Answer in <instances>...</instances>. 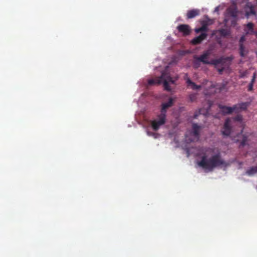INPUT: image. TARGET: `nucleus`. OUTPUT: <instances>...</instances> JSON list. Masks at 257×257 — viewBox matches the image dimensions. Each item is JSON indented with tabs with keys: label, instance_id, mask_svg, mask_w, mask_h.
<instances>
[{
	"label": "nucleus",
	"instance_id": "1",
	"mask_svg": "<svg viewBox=\"0 0 257 257\" xmlns=\"http://www.w3.org/2000/svg\"><path fill=\"white\" fill-rule=\"evenodd\" d=\"M203 151H204L203 155L200 161L198 163V165L205 171L212 172L216 168L227 166V163L222 159L219 153L212 155L210 158H207L206 153L209 151H212V149L205 148Z\"/></svg>",
	"mask_w": 257,
	"mask_h": 257
},
{
	"label": "nucleus",
	"instance_id": "2",
	"mask_svg": "<svg viewBox=\"0 0 257 257\" xmlns=\"http://www.w3.org/2000/svg\"><path fill=\"white\" fill-rule=\"evenodd\" d=\"M175 80L167 73L165 72L162 73L161 76L156 78L155 79H151L148 80V84L150 85L154 84H163L164 89L170 91L171 89L169 85V83H174Z\"/></svg>",
	"mask_w": 257,
	"mask_h": 257
},
{
	"label": "nucleus",
	"instance_id": "3",
	"mask_svg": "<svg viewBox=\"0 0 257 257\" xmlns=\"http://www.w3.org/2000/svg\"><path fill=\"white\" fill-rule=\"evenodd\" d=\"M233 59V57L231 56L229 57H221L218 59H212V65H214L215 68L218 64H221V66L228 68L230 66L231 61Z\"/></svg>",
	"mask_w": 257,
	"mask_h": 257
},
{
	"label": "nucleus",
	"instance_id": "4",
	"mask_svg": "<svg viewBox=\"0 0 257 257\" xmlns=\"http://www.w3.org/2000/svg\"><path fill=\"white\" fill-rule=\"evenodd\" d=\"M158 120H154L151 122L152 127L155 131L158 130L160 126L164 124L166 122V116L160 114L158 115Z\"/></svg>",
	"mask_w": 257,
	"mask_h": 257
},
{
	"label": "nucleus",
	"instance_id": "5",
	"mask_svg": "<svg viewBox=\"0 0 257 257\" xmlns=\"http://www.w3.org/2000/svg\"><path fill=\"white\" fill-rule=\"evenodd\" d=\"M210 54L209 51H206L204 52L202 55L199 56H194V59H197L201 62H202L204 64H210L212 65V60L208 61V58Z\"/></svg>",
	"mask_w": 257,
	"mask_h": 257
},
{
	"label": "nucleus",
	"instance_id": "6",
	"mask_svg": "<svg viewBox=\"0 0 257 257\" xmlns=\"http://www.w3.org/2000/svg\"><path fill=\"white\" fill-rule=\"evenodd\" d=\"M235 106L233 105L232 107H229L220 104L218 105V108L220 109L221 113L223 115L231 114L234 111H235Z\"/></svg>",
	"mask_w": 257,
	"mask_h": 257
},
{
	"label": "nucleus",
	"instance_id": "7",
	"mask_svg": "<svg viewBox=\"0 0 257 257\" xmlns=\"http://www.w3.org/2000/svg\"><path fill=\"white\" fill-rule=\"evenodd\" d=\"M242 131H241L240 133L237 135V137L238 138L234 139L236 142H240V145L239 146V148L243 147L244 146L247 145L248 136L245 135H242Z\"/></svg>",
	"mask_w": 257,
	"mask_h": 257
},
{
	"label": "nucleus",
	"instance_id": "8",
	"mask_svg": "<svg viewBox=\"0 0 257 257\" xmlns=\"http://www.w3.org/2000/svg\"><path fill=\"white\" fill-rule=\"evenodd\" d=\"M177 29L184 36L189 35L191 33L190 28L188 25L181 24L177 27Z\"/></svg>",
	"mask_w": 257,
	"mask_h": 257
},
{
	"label": "nucleus",
	"instance_id": "9",
	"mask_svg": "<svg viewBox=\"0 0 257 257\" xmlns=\"http://www.w3.org/2000/svg\"><path fill=\"white\" fill-rule=\"evenodd\" d=\"M174 100L170 97L167 102L163 103L162 104V108L161 110V113L163 115L166 116L167 109L171 107L174 103Z\"/></svg>",
	"mask_w": 257,
	"mask_h": 257
},
{
	"label": "nucleus",
	"instance_id": "10",
	"mask_svg": "<svg viewBox=\"0 0 257 257\" xmlns=\"http://www.w3.org/2000/svg\"><path fill=\"white\" fill-rule=\"evenodd\" d=\"M231 133L230 119L227 118L225 120L222 128V133L224 136H228Z\"/></svg>",
	"mask_w": 257,
	"mask_h": 257
},
{
	"label": "nucleus",
	"instance_id": "11",
	"mask_svg": "<svg viewBox=\"0 0 257 257\" xmlns=\"http://www.w3.org/2000/svg\"><path fill=\"white\" fill-rule=\"evenodd\" d=\"M207 37L206 33H202L201 34L195 37L191 41V43L193 45H198L200 44L204 40H205Z\"/></svg>",
	"mask_w": 257,
	"mask_h": 257
},
{
	"label": "nucleus",
	"instance_id": "12",
	"mask_svg": "<svg viewBox=\"0 0 257 257\" xmlns=\"http://www.w3.org/2000/svg\"><path fill=\"white\" fill-rule=\"evenodd\" d=\"M248 105H249V103H248V102H241V103L234 105V106H236L235 112L236 113H238L241 110H246L247 109Z\"/></svg>",
	"mask_w": 257,
	"mask_h": 257
},
{
	"label": "nucleus",
	"instance_id": "13",
	"mask_svg": "<svg viewBox=\"0 0 257 257\" xmlns=\"http://www.w3.org/2000/svg\"><path fill=\"white\" fill-rule=\"evenodd\" d=\"M192 132L191 133L192 135L196 138L197 140L199 139V131L200 129V127L197 125L196 123L192 124Z\"/></svg>",
	"mask_w": 257,
	"mask_h": 257
},
{
	"label": "nucleus",
	"instance_id": "14",
	"mask_svg": "<svg viewBox=\"0 0 257 257\" xmlns=\"http://www.w3.org/2000/svg\"><path fill=\"white\" fill-rule=\"evenodd\" d=\"M200 14V10L198 9H192L187 12L186 14L187 19H192L198 16Z\"/></svg>",
	"mask_w": 257,
	"mask_h": 257
},
{
	"label": "nucleus",
	"instance_id": "15",
	"mask_svg": "<svg viewBox=\"0 0 257 257\" xmlns=\"http://www.w3.org/2000/svg\"><path fill=\"white\" fill-rule=\"evenodd\" d=\"M245 26L246 27L244 28V31L245 32L246 34H253L254 33L253 31L254 25L252 23H248Z\"/></svg>",
	"mask_w": 257,
	"mask_h": 257
},
{
	"label": "nucleus",
	"instance_id": "16",
	"mask_svg": "<svg viewBox=\"0 0 257 257\" xmlns=\"http://www.w3.org/2000/svg\"><path fill=\"white\" fill-rule=\"evenodd\" d=\"M227 13L228 16L236 19L237 16V10L236 8H229L227 10Z\"/></svg>",
	"mask_w": 257,
	"mask_h": 257
},
{
	"label": "nucleus",
	"instance_id": "17",
	"mask_svg": "<svg viewBox=\"0 0 257 257\" xmlns=\"http://www.w3.org/2000/svg\"><path fill=\"white\" fill-rule=\"evenodd\" d=\"M207 31H208V24L204 22H203L201 27L198 28H196L195 29V32L196 33H199L200 32H201V33H206Z\"/></svg>",
	"mask_w": 257,
	"mask_h": 257
},
{
	"label": "nucleus",
	"instance_id": "18",
	"mask_svg": "<svg viewBox=\"0 0 257 257\" xmlns=\"http://www.w3.org/2000/svg\"><path fill=\"white\" fill-rule=\"evenodd\" d=\"M187 84L188 86H191V88L193 90L199 89L201 88L200 85H196L194 82H192L190 78H187Z\"/></svg>",
	"mask_w": 257,
	"mask_h": 257
},
{
	"label": "nucleus",
	"instance_id": "19",
	"mask_svg": "<svg viewBox=\"0 0 257 257\" xmlns=\"http://www.w3.org/2000/svg\"><path fill=\"white\" fill-rule=\"evenodd\" d=\"M255 14L254 7L253 6L248 7L247 8H245V16L248 17L251 15Z\"/></svg>",
	"mask_w": 257,
	"mask_h": 257
},
{
	"label": "nucleus",
	"instance_id": "20",
	"mask_svg": "<svg viewBox=\"0 0 257 257\" xmlns=\"http://www.w3.org/2000/svg\"><path fill=\"white\" fill-rule=\"evenodd\" d=\"M217 32L222 37H226L229 36L230 34V30L227 29H220L217 30Z\"/></svg>",
	"mask_w": 257,
	"mask_h": 257
},
{
	"label": "nucleus",
	"instance_id": "21",
	"mask_svg": "<svg viewBox=\"0 0 257 257\" xmlns=\"http://www.w3.org/2000/svg\"><path fill=\"white\" fill-rule=\"evenodd\" d=\"M239 54L240 56L242 57H244L247 53V51L245 50L244 44L239 45Z\"/></svg>",
	"mask_w": 257,
	"mask_h": 257
},
{
	"label": "nucleus",
	"instance_id": "22",
	"mask_svg": "<svg viewBox=\"0 0 257 257\" xmlns=\"http://www.w3.org/2000/svg\"><path fill=\"white\" fill-rule=\"evenodd\" d=\"M246 174L249 176L252 175L257 173V165L252 167L246 172Z\"/></svg>",
	"mask_w": 257,
	"mask_h": 257
},
{
	"label": "nucleus",
	"instance_id": "23",
	"mask_svg": "<svg viewBox=\"0 0 257 257\" xmlns=\"http://www.w3.org/2000/svg\"><path fill=\"white\" fill-rule=\"evenodd\" d=\"M200 62H201L197 60V59H194L193 62V67L195 69L199 68L200 66Z\"/></svg>",
	"mask_w": 257,
	"mask_h": 257
},
{
	"label": "nucleus",
	"instance_id": "24",
	"mask_svg": "<svg viewBox=\"0 0 257 257\" xmlns=\"http://www.w3.org/2000/svg\"><path fill=\"white\" fill-rule=\"evenodd\" d=\"M189 98L191 102L194 101L197 98V95L196 93H192L189 95Z\"/></svg>",
	"mask_w": 257,
	"mask_h": 257
},
{
	"label": "nucleus",
	"instance_id": "25",
	"mask_svg": "<svg viewBox=\"0 0 257 257\" xmlns=\"http://www.w3.org/2000/svg\"><path fill=\"white\" fill-rule=\"evenodd\" d=\"M233 119L236 121H241L242 120V117L241 115L238 114L234 117Z\"/></svg>",
	"mask_w": 257,
	"mask_h": 257
},
{
	"label": "nucleus",
	"instance_id": "26",
	"mask_svg": "<svg viewBox=\"0 0 257 257\" xmlns=\"http://www.w3.org/2000/svg\"><path fill=\"white\" fill-rule=\"evenodd\" d=\"M245 41V38L244 36H242L239 41V45L243 44L244 42Z\"/></svg>",
	"mask_w": 257,
	"mask_h": 257
},
{
	"label": "nucleus",
	"instance_id": "27",
	"mask_svg": "<svg viewBox=\"0 0 257 257\" xmlns=\"http://www.w3.org/2000/svg\"><path fill=\"white\" fill-rule=\"evenodd\" d=\"M225 69V67L221 66V68H217V71L220 74H221Z\"/></svg>",
	"mask_w": 257,
	"mask_h": 257
},
{
	"label": "nucleus",
	"instance_id": "28",
	"mask_svg": "<svg viewBox=\"0 0 257 257\" xmlns=\"http://www.w3.org/2000/svg\"><path fill=\"white\" fill-rule=\"evenodd\" d=\"M255 77H256V74L254 73L253 74V76L252 77V79H251V80L250 83H252L253 84H254V82L255 79Z\"/></svg>",
	"mask_w": 257,
	"mask_h": 257
},
{
	"label": "nucleus",
	"instance_id": "29",
	"mask_svg": "<svg viewBox=\"0 0 257 257\" xmlns=\"http://www.w3.org/2000/svg\"><path fill=\"white\" fill-rule=\"evenodd\" d=\"M253 84L249 83V84L248 85V91H251L252 90V89H253Z\"/></svg>",
	"mask_w": 257,
	"mask_h": 257
},
{
	"label": "nucleus",
	"instance_id": "30",
	"mask_svg": "<svg viewBox=\"0 0 257 257\" xmlns=\"http://www.w3.org/2000/svg\"><path fill=\"white\" fill-rule=\"evenodd\" d=\"M147 134L148 136H155V134L154 133H152V132H147Z\"/></svg>",
	"mask_w": 257,
	"mask_h": 257
},
{
	"label": "nucleus",
	"instance_id": "31",
	"mask_svg": "<svg viewBox=\"0 0 257 257\" xmlns=\"http://www.w3.org/2000/svg\"><path fill=\"white\" fill-rule=\"evenodd\" d=\"M236 18L234 19V20L231 21V25H235L236 24Z\"/></svg>",
	"mask_w": 257,
	"mask_h": 257
},
{
	"label": "nucleus",
	"instance_id": "32",
	"mask_svg": "<svg viewBox=\"0 0 257 257\" xmlns=\"http://www.w3.org/2000/svg\"><path fill=\"white\" fill-rule=\"evenodd\" d=\"M187 78H189L188 77V75H187V74H186L185 75L184 77V80H186V82H187Z\"/></svg>",
	"mask_w": 257,
	"mask_h": 257
},
{
	"label": "nucleus",
	"instance_id": "33",
	"mask_svg": "<svg viewBox=\"0 0 257 257\" xmlns=\"http://www.w3.org/2000/svg\"><path fill=\"white\" fill-rule=\"evenodd\" d=\"M196 117H197V115L195 114L194 115V118H196Z\"/></svg>",
	"mask_w": 257,
	"mask_h": 257
},
{
	"label": "nucleus",
	"instance_id": "34",
	"mask_svg": "<svg viewBox=\"0 0 257 257\" xmlns=\"http://www.w3.org/2000/svg\"><path fill=\"white\" fill-rule=\"evenodd\" d=\"M217 10H218V8L217 7L215 8V11H217Z\"/></svg>",
	"mask_w": 257,
	"mask_h": 257
},
{
	"label": "nucleus",
	"instance_id": "35",
	"mask_svg": "<svg viewBox=\"0 0 257 257\" xmlns=\"http://www.w3.org/2000/svg\"><path fill=\"white\" fill-rule=\"evenodd\" d=\"M256 36H257V32H254V33Z\"/></svg>",
	"mask_w": 257,
	"mask_h": 257
},
{
	"label": "nucleus",
	"instance_id": "36",
	"mask_svg": "<svg viewBox=\"0 0 257 257\" xmlns=\"http://www.w3.org/2000/svg\"><path fill=\"white\" fill-rule=\"evenodd\" d=\"M224 21L225 22V23H226L227 20L225 19V20H224Z\"/></svg>",
	"mask_w": 257,
	"mask_h": 257
}]
</instances>
